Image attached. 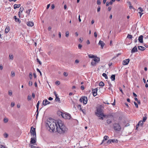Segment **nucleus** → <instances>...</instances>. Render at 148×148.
Instances as JSON below:
<instances>
[{
  "instance_id": "1",
  "label": "nucleus",
  "mask_w": 148,
  "mask_h": 148,
  "mask_svg": "<svg viewBox=\"0 0 148 148\" xmlns=\"http://www.w3.org/2000/svg\"><path fill=\"white\" fill-rule=\"evenodd\" d=\"M57 123L58 124V127L57 129V132L60 134H63L67 132L68 129L62 123L61 121L59 120Z\"/></svg>"
},
{
  "instance_id": "2",
  "label": "nucleus",
  "mask_w": 148,
  "mask_h": 148,
  "mask_svg": "<svg viewBox=\"0 0 148 148\" xmlns=\"http://www.w3.org/2000/svg\"><path fill=\"white\" fill-rule=\"evenodd\" d=\"M46 124L53 132L55 131V129L57 131L58 125V123L57 124L56 122H54V120L53 119H49L47 121Z\"/></svg>"
},
{
  "instance_id": "3",
  "label": "nucleus",
  "mask_w": 148,
  "mask_h": 148,
  "mask_svg": "<svg viewBox=\"0 0 148 148\" xmlns=\"http://www.w3.org/2000/svg\"><path fill=\"white\" fill-rule=\"evenodd\" d=\"M61 113V115L62 117L65 119H71V115L67 113H63L61 112H60Z\"/></svg>"
},
{
  "instance_id": "4",
  "label": "nucleus",
  "mask_w": 148,
  "mask_h": 148,
  "mask_svg": "<svg viewBox=\"0 0 148 148\" xmlns=\"http://www.w3.org/2000/svg\"><path fill=\"white\" fill-rule=\"evenodd\" d=\"M114 128L115 130L120 131L121 129L120 125L118 123H115L113 125Z\"/></svg>"
},
{
  "instance_id": "5",
  "label": "nucleus",
  "mask_w": 148,
  "mask_h": 148,
  "mask_svg": "<svg viewBox=\"0 0 148 148\" xmlns=\"http://www.w3.org/2000/svg\"><path fill=\"white\" fill-rule=\"evenodd\" d=\"M87 98L85 96L81 97L79 99V101L81 102H83V103L84 104H86L87 103Z\"/></svg>"
},
{
  "instance_id": "6",
  "label": "nucleus",
  "mask_w": 148,
  "mask_h": 148,
  "mask_svg": "<svg viewBox=\"0 0 148 148\" xmlns=\"http://www.w3.org/2000/svg\"><path fill=\"white\" fill-rule=\"evenodd\" d=\"M30 133L32 136L33 137H36V129L32 127L31 128Z\"/></svg>"
},
{
  "instance_id": "7",
  "label": "nucleus",
  "mask_w": 148,
  "mask_h": 148,
  "mask_svg": "<svg viewBox=\"0 0 148 148\" xmlns=\"http://www.w3.org/2000/svg\"><path fill=\"white\" fill-rule=\"evenodd\" d=\"M103 113L102 112L101 109L99 108L97 109V112L96 113V115L99 117L101 116Z\"/></svg>"
},
{
  "instance_id": "8",
  "label": "nucleus",
  "mask_w": 148,
  "mask_h": 148,
  "mask_svg": "<svg viewBox=\"0 0 148 148\" xmlns=\"http://www.w3.org/2000/svg\"><path fill=\"white\" fill-rule=\"evenodd\" d=\"M31 138V140L30 141V143L31 144H34L36 141V137H33Z\"/></svg>"
},
{
  "instance_id": "9",
  "label": "nucleus",
  "mask_w": 148,
  "mask_h": 148,
  "mask_svg": "<svg viewBox=\"0 0 148 148\" xmlns=\"http://www.w3.org/2000/svg\"><path fill=\"white\" fill-rule=\"evenodd\" d=\"M97 88H96L93 89L92 90V93L94 97H95L97 95Z\"/></svg>"
},
{
  "instance_id": "10",
  "label": "nucleus",
  "mask_w": 148,
  "mask_h": 148,
  "mask_svg": "<svg viewBox=\"0 0 148 148\" xmlns=\"http://www.w3.org/2000/svg\"><path fill=\"white\" fill-rule=\"evenodd\" d=\"M50 103V102L48 101L47 99L44 100L43 101L42 104L44 106H45L47 104H49Z\"/></svg>"
},
{
  "instance_id": "11",
  "label": "nucleus",
  "mask_w": 148,
  "mask_h": 148,
  "mask_svg": "<svg viewBox=\"0 0 148 148\" xmlns=\"http://www.w3.org/2000/svg\"><path fill=\"white\" fill-rule=\"evenodd\" d=\"M98 44L101 46V47L102 49L103 48V47L105 45L104 42L101 40H100L98 43Z\"/></svg>"
},
{
  "instance_id": "12",
  "label": "nucleus",
  "mask_w": 148,
  "mask_h": 148,
  "mask_svg": "<svg viewBox=\"0 0 148 148\" xmlns=\"http://www.w3.org/2000/svg\"><path fill=\"white\" fill-rule=\"evenodd\" d=\"M100 58L99 57H97V56H95L93 60L97 63H98L100 61Z\"/></svg>"
},
{
  "instance_id": "13",
  "label": "nucleus",
  "mask_w": 148,
  "mask_h": 148,
  "mask_svg": "<svg viewBox=\"0 0 148 148\" xmlns=\"http://www.w3.org/2000/svg\"><path fill=\"white\" fill-rule=\"evenodd\" d=\"M130 61L129 59H127L123 61V65H126L128 64Z\"/></svg>"
},
{
  "instance_id": "14",
  "label": "nucleus",
  "mask_w": 148,
  "mask_h": 148,
  "mask_svg": "<svg viewBox=\"0 0 148 148\" xmlns=\"http://www.w3.org/2000/svg\"><path fill=\"white\" fill-rule=\"evenodd\" d=\"M138 51L137 49L136 46H135L132 50L131 52L132 53H133L134 52H137Z\"/></svg>"
},
{
  "instance_id": "15",
  "label": "nucleus",
  "mask_w": 148,
  "mask_h": 148,
  "mask_svg": "<svg viewBox=\"0 0 148 148\" xmlns=\"http://www.w3.org/2000/svg\"><path fill=\"white\" fill-rule=\"evenodd\" d=\"M138 48L139 50L142 51H144L145 49V47L141 46H138Z\"/></svg>"
},
{
  "instance_id": "16",
  "label": "nucleus",
  "mask_w": 148,
  "mask_h": 148,
  "mask_svg": "<svg viewBox=\"0 0 148 148\" xmlns=\"http://www.w3.org/2000/svg\"><path fill=\"white\" fill-rule=\"evenodd\" d=\"M27 26L30 27H32L34 25L33 23L32 22H31L30 21L27 22Z\"/></svg>"
},
{
  "instance_id": "17",
  "label": "nucleus",
  "mask_w": 148,
  "mask_h": 148,
  "mask_svg": "<svg viewBox=\"0 0 148 148\" xmlns=\"http://www.w3.org/2000/svg\"><path fill=\"white\" fill-rule=\"evenodd\" d=\"M143 36L142 35H140L139 37L138 40L139 42L140 43L143 42Z\"/></svg>"
},
{
  "instance_id": "18",
  "label": "nucleus",
  "mask_w": 148,
  "mask_h": 148,
  "mask_svg": "<svg viewBox=\"0 0 148 148\" xmlns=\"http://www.w3.org/2000/svg\"><path fill=\"white\" fill-rule=\"evenodd\" d=\"M109 137L108 136H105L104 137L102 141V143H101V144L103 143H104L105 140H107L108 138Z\"/></svg>"
},
{
  "instance_id": "19",
  "label": "nucleus",
  "mask_w": 148,
  "mask_h": 148,
  "mask_svg": "<svg viewBox=\"0 0 148 148\" xmlns=\"http://www.w3.org/2000/svg\"><path fill=\"white\" fill-rule=\"evenodd\" d=\"M23 9H24V8L23 7H20V9H19L20 11L18 13V15L19 16V17H20V15L21 13L22 12Z\"/></svg>"
},
{
  "instance_id": "20",
  "label": "nucleus",
  "mask_w": 148,
  "mask_h": 148,
  "mask_svg": "<svg viewBox=\"0 0 148 148\" xmlns=\"http://www.w3.org/2000/svg\"><path fill=\"white\" fill-rule=\"evenodd\" d=\"M10 30V27L8 26H7L5 30V33H7Z\"/></svg>"
},
{
  "instance_id": "21",
  "label": "nucleus",
  "mask_w": 148,
  "mask_h": 148,
  "mask_svg": "<svg viewBox=\"0 0 148 148\" xmlns=\"http://www.w3.org/2000/svg\"><path fill=\"white\" fill-rule=\"evenodd\" d=\"M14 18L15 19V21L16 22H18L19 23H20L21 21L18 18L16 17V16H14Z\"/></svg>"
},
{
  "instance_id": "22",
  "label": "nucleus",
  "mask_w": 148,
  "mask_h": 148,
  "mask_svg": "<svg viewBox=\"0 0 148 148\" xmlns=\"http://www.w3.org/2000/svg\"><path fill=\"white\" fill-rule=\"evenodd\" d=\"M110 78L112 81H114L115 79V75L114 74L112 75L110 77Z\"/></svg>"
},
{
  "instance_id": "23",
  "label": "nucleus",
  "mask_w": 148,
  "mask_h": 148,
  "mask_svg": "<svg viewBox=\"0 0 148 148\" xmlns=\"http://www.w3.org/2000/svg\"><path fill=\"white\" fill-rule=\"evenodd\" d=\"M21 6L20 4H14V9H16V8H19Z\"/></svg>"
},
{
  "instance_id": "24",
  "label": "nucleus",
  "mask_w": 148,
  "mask_h": 148,
  "mask_svg": "<svg viewBox=\"0 0 148 148\" xmlns=\"http://www.w3.org/2000/svg\"><path fill=\"white\" fill-rule=\"evenodd\" d=\"M8 121V119L6 117H5L3 119V122L4 123H6Z\"/></svg>"
},
{
  "instance_id": "25",
  "label": "nucleus",
  "mask_w": 148,
  "mask_h": 148,
  "mask_svg": "<svg viewBox=\"0 0 148 148\" xmlns=\"http://www.w3.org/2000/svg\"><path fill=\"white\" fill-rule=\"evenodd\" d=\"M55 100L56 101H58L60 103V98L58 97V96H56Z\"/></svg>"
},
{
  "instance_id": "26",
  "label": "nucleus",
  "mask_w": 148,
  "mask_h": 148,
  "mask_svg": "<svg viewBox=\"0 0 148 148\" xmlns=\"http://www.w3.org/2000/svg\"><path fill=\"white\" fill-rule=\"evenodd\" d=\"M99 85L100 86H104V84L103 82H101L99 83Z\"/></svg>"
},
{
  "instance_id": "27",
  "label": "nucleus",
  "mask_w": 148,
  "mask_h": 148,
  "mask_svg": "<svg viewBox=\"0 0 148 148\" xmlns=\"http://www.w3.org/2000/svg\"><path fill=\"white\" fill-rule=\"evenodd\" d=\"M112 142V143H118V140L117 139H111Z\"/></svg>"
},
{
  "instance_id": "28",
  "label": "nucleus",
  "mask_w": 148,
  "mask_h": 148,
  "mask_svg": "<svg viewBox=\"0 0 148 148\" xmlns=\"http://www.w3.org/2000/svg\"><path fill=\"white\" fill-rule=\"evenodd\" d=\"M143 125V121H140L138 124V125H141V126H142Z\"/></svg>"
},
{
  "instance_id": "29",
  "label": "nucleus",
  "mask_w": 148,
  "mask_h": 148,
  "mask_svg": "<svg viewBox=\"0 0 148 148\" xmlns=\"http://www.w3.org/2000/svg\"><path fill=\"white\" fill-rule=\"evenodd\" d=\"M97 63L93 61H92L91 64L93 66H95L96 65Z\"/></svg>"
},
{
  "instance_id": "30",
  "label": "nucleus",
  "mask_w": 148,
  "mask_h": 148,
  "mask_svg": "<svg viewBox=\"0 0 148 148\" xmlns=\"http://www.w3.org/2000/svg\"><path fill=\"white\" fill-rule=\"evenodd\" d=\"M132 38V35L128 34L127 37V38L131 39Z\"/></svg>"
},
{
  "instance_id": "31",
  "label": "nucleus",
  "mask_w": 148,
  "mask_h": 148,
  "mask_svg": "<svg viewBox=\"0 0 148 148\" xmlns=\"http://www.w3.org/2000/svg\"><path fill=\"white\" fill-rule=\"evenodd\" d=\"M88 57L89 58H94L95 56L92 54H89L88 55Z\"/></svg>"
},
{
  "instance_id": "32",
  "label": "nucleus",
  "mask_w": 148,
  "mask_h": 148,
  "mask_svg": "<svg viewBox=\"0 0 148 148\" xmlns=\"http://www.w3.org/2000/svg\"><path fill=\"white\" fill-rule=\"evenodd\" d=\"M112 2L111 1H110V2H107L106 3V6H108L109 5H112Z\"/></svg>"
},
{
  "instance_id": "33",
  "label": "nucleus",
  "mask_w": 148,
  "mask_h": 148,
  "mask_svg": "<svg viewBox=\"0 0 148 148\" xmlns=\"http://www.w3.org/2000/svg\"><path fill=\"white\" fill-rule=\"evenodd\" d=\"M102 76L104 77L105 78V79H108V76L106 74V73H103L102 75Z\"/></svg>"
},
{
  "instance_id": "34",
  "label": "nucleus",
  "mask_w": 148,
  "mask_h": 148,
  "mask_svg": "<svg viewBox=\"0 0 148 148\" xmlns=\"http://www.w3.org/2000/svg\"><path fill=\"white\" fill-rule=\"evenodd\" d=\"M31 10L32 9H29L26 11V12L28 14V15H29L30 14V12Z\"/></svg>"
},
{
  "instance_id": "35",
  "label": "nucleus",
  "mask_w": 148,
  "mask_h": 148,
  "mask_svg": "<svg viewBox=\"0 0 148 148\" xmlns=\"http://www.w3.org/2000/svg\"><path fill=\"white\" fill-rule=\"evenodd\" d=\"M9 58L10 59L13 60V55L10 54L9 55Z\"/></svg>"
},
{
  "instance_id": "36",
  "label": "nucleus",
  "mask_w": 148,
  "mask_h": 148,
  "mask_svg": "<svg viewBox=\"0 0 148 148\" xmlns=\"http://www.w3.org/2000/svg\"><path fill=\"white\" fill-rule=\"evenodd\" d=\"M106 122L108 124H110L112 123V121L110 119H108L107 120Z\"/></svg>"
},
{
  "instance_id": "37",
  "label": "nucleus",
  "mask_w": 148,
  "mask_h": 148,
  "mask_svg": "<svg viewBox=\"0 0 148 148\" xmlns=\"http://www.w3.org/2000/svg\"><path fill=\"white\" fill-rule=\"evenodd\" d=\"M69 32L68 31H66L65 33V36L66 37H68L69 36Z\"/></svg>"
},
{
  "instance_id": "38",
  "label": "nucleus",
  "mask_w": 148,
  "mask_h": 148,
  "mask_svg": "<svg viewBox=\"0 0 148 148\" xmlns=\"http://www.w3.org/2000/svg\"><path fill=\"white\" fill-rule=\"evenodd\" d=\"M29 77L30 79H32V73H30L29 75Z\"/></svg>"
},
{
  "instance_id": "39",
  "label": "nucleus",
  "mask_w": 148,
  "mask_h": 148,
  "mask_svg": "<svg viewBox=\"0 0 148 148\" xmlns=\"http://www.w3.org/2000/svg\"><path fill=\"white\" fill-rule=\"evenodd\" d=\"M32 99V97L30 95H29L27 97L28 100H30Z\"/></svg>"
},
{
  "instance_id": "40",
  "label": "nucleus",
  "mask_w": 148,
  "mask_h": 148,
  "mask_svg": "<svg viewBox=\"0 0 148 148\" xmlns=\"http://www.w3.org/2000/svg\"><path fill=\"white\" fill-rule=\"evenodd\" d=\"M12 91L10 90L8 92V94L10 96H11L12 95Z\"/></svg>"
},
{
  "instance_id": "41",
  "label": "nucleus",
  "mask_w": 148,
  "mask_h": 148,
  "mask_svg": "<svg viewBox=\"0 0 148 148\" xmlns=\"http://www.w3.org/2000/svg\"><path fill=\"white\" fill-rule=\"evenodd\" d=\"M3 136L5 138H7L8 136V134L5 133L3 134Z\"/></svg>"
},
{
  "instance_id": "42",
  "label": "nucleus",
  "mask_w": 148,
  "mask_h": 148,
  "mask_svg": "<svg viewBox=\"0 0 148 148\" xmlns=\"http://www.w3.org/2000/svg\"><path fill=\"white\" fill-rule=\"evenodd\" d=\"M106 115V118H108L110 116H113L111 114H108Z\"/></svg>"
},
{
  "instance_id": "43",
  "label": "nucleus",
  "mask_w": 148,
  "mask_h": 148,
  "mask_svg": "<svg viewBox=\"0 0 148 148\" xmlns=\"http://www.w3.org/2000/svg\"><path fill=\"white\" fill-rule=\"evenodd\" d=\"M29 146H31V148H39L38 147H36L33 145H31L30 144L29 145Z\"/></svg>"
},
{
  "instance_id": "44",
  "label": "nucleus",
  "mask_w": 148,
  "mask_h": 148,
  "mask_svg": "<svg viewBox=\"0 0 148 148\" xmlns=\"http://www.w3.org/2000/svg\"><path fill=\"white\" fill-rule=\"evenodd\" d=\"M147 119V117L146 116H144L143 118V121L145 122Z\"/></svg>"
},
{
  "instance_id": "45",
  "label": "nucleus",
  "mask_w": 148,
  "mask_h": 148,
  "mask_svg": "<svg viewBox=\"0 0 148 148\" xmlns=\"http://www.w3.org/2000/svg\"><path fill=\"white\" fill-rule=\"evenodd\" d=\"M36 61H37L39 63V64L40 65H41L42 64V63L40 62V61L39 60L38 58L36 59Z\"/></svg>"
},
{
  "instance_id": "46",
  "label": "nucleus",
  "mask_w": 148,
  "mask_h": 148,
  "mask_svg": "<svg viewBox=\"0 0 148 148\" xmlns=\"http://www.w3.org/2000/svg\"><path fill=\"white\" fill-rule=\"evenodd\" d=\"M68 73L66 72H64L63 73L65 77H66L68 75Z\"/></svg>"
},
{
  "instance_id": "47",
  "label": "nucleus",
  "mask_w": 148,
  "mask_h": 148,
  "mask_svg": "<svg viewBox=\"0 0 148 148\" xmlns=\"http://www.w3.org/2000/svg\"><path fill=\"white\" fill-rule=\"evenodd\" d=\"M40 104V101H38L37 103V105H36V108H37L38 109L39 108V106Z\"/></svg>"
},
{
  "instance_id": "48",
  "label": "nucleus",
  "mask_w": 148,
  "mask_h": 148,
  "mask_svg": "<svg viewBox=\"0 0 148 148\" xmlns=\"http://www.w3.org/2000/svg\"><path fill=\"white\" fill-rule=\"evenodd\" d=\"M77 108L78 109H79L80 110H82V108H81V105H78L77 106Z\"/></svg>"
},
{
  "instance_id": "49",
  "label": "nucleus",
  "mask_w": 148,
  "mask_h": 148,
  "mask_svg": "<svg viewBox=\"0 0 148 148\" xmlns=\"http://www.w3.org/2000/svg\"><path fill=\"white\" fill-rule=\"evenodd\" d=\"M55 84L56 85H58L60 84V83L59 81H57L55 82Z\"/></svg>"
},
{
  "instance_id": "50",
  "label": "nucleus",
  "mask_w": 148,
  "mask_h": 148,
  "mask_svg": "<svg viewBox=\"0 0 148 148\" xmlns=\"http://www.w3.org/2000/svg\"><path fill=\"white\" fill-rule=\"evenodd\" d=\"M32 81H29V85L30 86H32Z\"/></svg>"
},
{
  "instance_id": "51",
  "label": "nucleus",
  "mask_w": 148,
  "mask_h": 148,
  "mask_svg": "<svg viewBox=\"0 0 148 148\" xmlns=\"http://www.w3.org/2000/svg\"><path fill=\"white\" fill-rule=\"evenodd\" d=\"M134 103L136 106V107L137 108H138V105L137 103L136 102H135V101L134 102Z\"/></svg>"
},
{
  "instance_id": "52",
  "label": "nucleus",
  "mask_w": 148,
  "mask_h": 148,
  "mask_svg": "<svg viewBox=\"0 0 148 148\" xmlns=\"http://www.w3.org/2000/svg\"><path fill=\"white\" fill-rule=\"evenodd\" d=\"M36 70H37V71L38 72H39V73H40V75L41 76V75H42V73H41V71H40V70H39V69H38V68H37V69H36Z\"/></svg>"
},
{
  "instance_id": "53",
  "label": "nucleus",
  "mask_w": 148,
  "mask_h": 148,
  "mask_svg": "<svg viewBox=\"0 0 148 148\" xmlns=\"http://www.w3.org/2000/svg\"><path fill=\"white\" fill-rule=\"evenodd\" d=\"M101 2L99 0H97V3L98 5H100L101 4Z\"/></svg>"
},
{
  "instance_id": "54",
  "label": "nucleus",
  "mask_w": 148,
  "mask_h": 148,
  "mask_svg": "<svg viewBox=\"0 0 148 148\" xmlns=\"http://www.w3.org/2000/svg\"><path fill=\"white\" fill-rule=\"evenodd\" d=\"M14 105H15V103H14V102H12L11 103V107H13L14 106Z\"/></svg>"
},
{
  "instance_id": "55",
  "label": "nucleus",
  "mask_w": 148,
  "mask_h": 148,
  "mask_svg": "<svg viewBox=\"0 0 148 148\" xmlns=\"http://www.w3.org/2000/svg\"><path fill=\"white\" fill-rule=\"evenodd\" d=\"M15 73L14 72L12 71L11 72V76L12 77H14L15 76Z\"/></svg>"
},
{
  "instance_id": "56",
  "label": "nucleus",
  "mask_w": 148,
  "mask_h": 148,
  "mask_svg": "<svg viewBox=\"0 0 148 148\" xmlns=\"http://www.w3.org/2000/svg\"><path fill=\"white\" fill-rule=\"evenodd\" d=\"M138 10L140 11L141 12H142L143 11V9L141 8H138Z\"/></svg>"
},
{
  "instance_id": "57",
  "label": "nucleus",
  "mask_w": 148,
  "mask_h": 148,
  "mask_svg": "<svg viewBox=\"0 0 148 148\" xmlns=\"http://www.w3.org/2000/svg\"><path fill=\"white\" fill-rule=\"evenodd\" d=\"M82 47V45L80 44H79L78 46V47L79 49H80Z\"/></svg>"
},
{
  "instance_id": "58",
  "label": "nucleus",
  "mask_w": 148,
  "mask_h": 148,
  "mask_svg": "<svg viewBox=\"0 0 148 148\" xmlns=\"http://www.w3.org/2000/svg\"><path fill=\"white\" fill-rule=\"evenodd\" d=\"M94 36L95 38H97V34L96 32H95L94 33Z\"/></svg>"
},
{
  "instance_id": "59",
  "label": "nucleus",
  "mask_w": 148,
  "mask_h": 148,
  "mask_svg": "<svg viewBox=\"0 0 148 148\" xmlns=\"http://www.w3.org/2000/svg\"><path fill=\"white\" fill-rule=\"evenodd\" d=\"M83 40V38H80L79 39V41L80 42H82V41Z\"/></svg>"
},
{
  "instance_id": "60",
  "label": "nucleus",
  "mask_w": 148,
  "mask_h": 148,
  "mask_svg": "<svg viewBox=\"0 0 148 148\" xmlns=\"http://www.w3.org/2000/svg\"><path fill=\"white\" fill-rule=\"evenodd\" d=\"M100 9H101L100 7V6H98V7L97 10V11L98 12L100 11Z\"/></svg>"
},
{
  "instance_id": "61",
  "label": "nucleus",
  "mask_w": 148,
  "mask_h": 148,
  "mask_svg": "<svg viewBox=\"0 0 148 148\" xmlns=\"http://www.w3.org/2000/svg\"><path fill=\"white\" fill-rule=\"evenodd\" d=\"M112 142L111 139H110L107 141V143L110 144Z\"/></svg>"
},
{
  "instance_id": "62",
  "label": "nucleus",
  "mask_w": 148,
  "mask_h": 148,
  "mask_svg": "<svg viewBox=\"0 0 148 148\" xmlns=\"http://www.w3.org/2000/svg\"><path fill=\"white\" fill-rule=\"evenodd\" d=\"M101 116H102L103 117H105V118H106V115H105V114H103V113H102V115H101Z\"/></svg>"
},
{
  "instance_id": "63",
  "label": "nucleus",
  "mask_w": 148,
  "mask_h": 148,
  "mask_svg": "<svg viewBox=\"0 0 148 148\" xmlns=\"http://www.w3.org/2000/svg\"><path fill=\"white\" fill-rule=\"evenodd\" d=\"M32 97L33 98H34L35 97V94L34 93H32Z\"/></svg>"
},
{
  "instance_id": "64",
  "label": "nucleus",
  "mask_w": 148,
  "mask_h": 148,
  "mask_svg": "<svg viewBox=\"0 0 148 148\" xmlns=\"http://www.w3.org/2000/svg\"><path fill=\"white\" fill-rule=\"evenodd\" d=\"M81 89L82 90H84V87L83 86H82L81 87Z\"/></svg>"
}]
</instances>
